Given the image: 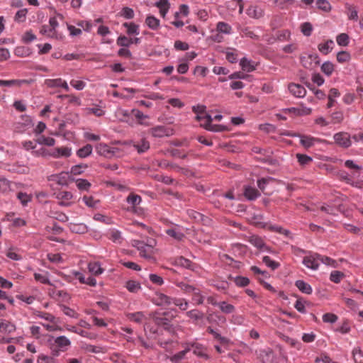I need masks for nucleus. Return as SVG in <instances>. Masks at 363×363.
Returning <instances> with one entry per match:
<instances>
[{
  "instance_id": "59",
  "label": "nucleus",
  "mask_w": 363,
  "mask_h": 363,
  "mask_svg": "<svg viewBox=\"0 0 363 363\" xmlns=\"http://www.w3.org/2000/svg\"><path fill=\"white\" fill-rule=\"evenodd\" d=\"M158 345L166 350H170L172 349V345L173 344V340L171 339L163 340L159 338L157 340Z\"/></svg>"
},
{
  "instance_id": "10",
  "label": "nucleus",
  "mask_w": 363,
  "mask_h": 363,
  "mask_svg": "<svg viewBox=\"0 0 363 363\" xmlns=\"http://www.w3.org/2000/svg\"><path fill=\"white\" fill-rule=\"evenodd\" d=\"M290 93L297 98H303L306 94L305 87L301 84L296 83H291L288 86Z\"/></svg>"
},
{
  "instance_id": "8",
  "label": "nucleus",
  "mask_w": 363,
  "mask_h": 363,
  "mask_svg": "<svg viewBox=\"0 0 363 363\" xmlns=\"http://www.w3.org/2000/svg\"><path fill=\"white\" fill-rule=\"evenodd\" d=\"M150 133L155 138H162L164 136H170L173 135L172 128H166L164 125H157L150 130Z\"/></svg>"
},
{
  "instance_id": "48",
  "label": "nucleus",
  "mask_w": 363,
  "mask_h": 363,
  "mask_svg": "<svg viewBox=\"0 0 363 363\" xmlns=\"http://www.w3.org/2000/svg\"><path fill=\"white\" fill-rule=\"evenodd\" d=\"M61 310L63 312V313L70 318H77L79 315L78 313L73 309L70 308L69 307L62 305L60 306Z\"/></svg>"
},
{
  "instance_id": "26",
  "label": "nucleus",
  "mask_w": 363,
  "mask_h": 363,
  "mask_svg": "<svg viewBox=\"0 0 363 363\" xmlns=\"http://www.w3.org/2000/svg\"><path fill=\"white\" fill-rule=\"evenodd\" d=\"M192 301L196 305H201L203 303L205 296L202 294L201 290L196 288L192 293Z\"/></svg>"
},
{
  "instance_id": "30",
  "label": "nucleus",
  "mask_w": 363,
  "mask_h": 363,
  "mask_svg": "<svg viewBox=\"0 0 363 363\" xmlns=\"http://www.w3.org/2000/svg\"><path fill=\"white\" fill-rule=\"evenodd\" d=\"M89 271L94 275H100L104 272L99 262H90L88 264Z\"/></svg>"
},
{
  "instance_id": "33",
  "label": "nucleus",
  "mask_w": 363,
  "mask_h": 363,
  "mask_svg": "<svg viewBox=\"0 0 363 363\" xmlns=\"http://www.w3.org/2000/svg\"><path fill=\"white\" fill-rule=\"evenodd\" d=\"M126 202L132 207H135L140 204L142 202V198L140 196L132 193L126 198Z\"/></svg>"
},
{
  "instance_id": "13",
  "label": "nucleus",
  "mask_w": 363,
  "mask_h": 363,
  "mask_svg": "<svg viewBox=\"0 0 363 363\" xmlns=\"http://www.w3.org/2000/svg\"><path fill=\"white\" fill-rule=\"evenodd\" d=\"M246 13L250 18L258 19L264 16V11L262 8L257 5H251L247 8Z\"/></svg>"
},
{
  "instance_id": "11",
  "label": "nucleus",
  "mask_w": 363,
  "mask_h": 363,
  "mask_svg": "<svg viewBox=\"0 0 363 363\" xmlns=\"http://www.w3.org/2000/svg\"><path fill=\"white\" fill-rule=\"evenodd\" d=\"M72 155V148L68 147H57L49 152V155L54 158L69 157Z\"/></svg>"
},
{
  "instance_id": "6",
  "label": "nucleus",
  "mask_w": 363,
  "mask_h": 363,
  "mask_svg": "<svg viewBox=\"0 0 363 363\" xmlns=\"http://www.w3.org/2000/svg\"><path fill=\"white\" fill-rule=\"evenodd\" d=\"M33 126L31 118L27 115H22L20 121L15 123L14 128L18 133H23Z\"/></svg>"
},
{
  "instance_id": "61",
  "label": "nucleus",
  "mask_w": 363,
  "mask_h": 363,
  "mask_svg": "<svg viewBox=\"0 0 363 363\" xmlns=\"http://www.w3.org/2000/svg\"><path fill=\"white\" fill-rule=\"evenodd\" d=\"M234 281L237 286L240 287L246 286L250 283V280L248 278L239 276L234 278Z\"/></svg>"
},
{
  "instance_id": "27",
  "label": "nucleus",
  "mask_w": 363,
  "mask_h": 363,
  "mask_svg": "<svg viewBox=\"0 0 363 363\" xmlns=\"http://www.w3.org/2000/svg\"><path fill=\"white\" fill-rule=\"evenodd\" d=\"M92 146L87 144L77 150V155L80 158H86L92 153Z\"/></svg>"
},
{
  "instance_id": "56",
  "label": "nucleus",
  "mask_w": 363,
  "mask_h": 363,
  "mask_svg": "<svg viewBox=\"0 0 363 363\" xmlns=\"http://www.w3.org/2000/svg\"><path fill=\"white\" fill-rule=\"evenodd\" d=\"M52 180L55 181L57 184L60 185L67 184L66 174L63 172L59 174L52 175Z\"/></svg>"
},
{
  "instance_id": "29",
  "label": "nucleus",
  "mask_w": 363,
  "mask_h": 363,
  "mask_svg": "<svg viewBox=\"0 0 363 363\" xmlns=\"http://www.w3.org/2000/svg\"><path fill=\"white\" fill-rule=\"evenodd\" d=\"M123 26L126 28L127 29V33L128 35H139L140 30H139V26L134 23H124Z\"/></svg>"
},
{
  "instance_id": "22",
  "label": "nucleus",
  "mask_w": 363,
  "mask_h": 363,
  "mask_svg": "<svg viewBox=\"0 0 363 363\" xmlns=\"http://www.w3.org/2000/svg\"><path fill=\"white\" fill-rule=\"evenodd\" d=\"M16 330L15 325L11 322L2 320L0 323V332L3 333H11Z\"/></svg>"
},
{
  "instance_id": "31",
  "label": "nucleus",
  "mask_w": 363,
  "mask_h": 363,
  "mask_svg": "<svg viewBox=\"0 0 363 363\" xmlns=\"http://www.w3.org/2000/svg\"><path fill=\"white\" fill-rule=\"evenodd\" d=\"M69 229L75 233H85L87 231V227L84 223H70Z\"/></svg>"
},
{
  "instance_id": "63",
  "label": "nucleus",
  "mask_w": 363,
  "mask_h": 363,
  "mask_svg": "<svg viewBox=\"0 0 363 363\" xmlns=\"http://www.w3.org/2000/svg\"><path fill=\"white\" fill-rule=\"evenodd\" d=\"M185 357L186 354L183 351H180L170 357L169 359L172 363H179L181 360L184 359Z\"/></svg>"
},
{
  "instance_id": "52",
  "label": "nucleus",
  "mask_w": 363,
  "mask_h": 363,
  "mask_svg": "<svg viewBox=\"0 0 363 363\" xmlns=\"http://www.w3.org/2000/svg\"><path fill=\"white\" fill-rule=\"evenodd\" d=\"M344 277V274L340 271H333L330 275V280L334 283H340Z\"/></svg>"
},
{
  "instance_id": "15",
  "label": "nucleus",
  "mask_w": 363,
  "mask_h": 363,
  "mask_svg": "<svg viewBox=\"0 0 363 363\" xmlns=\"http://www.w3.org/2000/svg\"><path fill=\"white\" fill-rule=\"evenodd\" d=\"M126 318L136 323H142L143 320L147 319L144 312L138 311L135 313H128L125 314Z\"/></svg>"
},
{
  "instance_id": "54",
  "label": "nucleus",
  "mask_w": 363,
  "mask_h": 363,
  "mask_svg": "<svg viewBox=\"0 0 363 363\" xmlns=\"http://www.w3.org/2000/svg\"><path fill=\"white\" fill-rule=\"evenodd\" d=\"M301 32L305 36H310L313 31V26L311 23L305 22L301 24Z\"/></svg>"
},
{
  "instance_id": "60",
  "label": "nucleus",
  "mask_w": 363,
  "mask_h": 363,
  "mask_svg": "<svg viewBox=\"0 0 363 363\" xmlns=\"http://www.w3.org/2000/svg\"><path fill=\"white\" fill-rule=\"evenodd\" d=\"M149 279L152 284L157 286H162L164 284L163 278L156 274H150Z\"/></svg>"
},
{
  "instance_id": "20",
  "label": "nucleus",
  "mask_w": 363,
  "mask_h": 363,
  "mask_svg": "<svg viewBox=\"0 0 363 363\" xmlns=\"http://www.w3.org/2000/svg\"><path fill=\"white\" fill-rule=\"evenodd\" d=\"M295 286L300 291L306 294H311L313 291L311 285L303 280H297L295 282Z\"/></svg>"
},
{
  "instance_id": "35",
  "label": "nucleus",
  "mask_w": 363,
  "mask_h": 363,
  "mask_svg": "<svg viewBox=\"0 0 363 363\" xmlns=\"http://www.w3.org/2000/svg\"><path fill=\"white\" fill-rule=\"evenodd\" d=\"M36 143L39 145H43L48 147L54 146L55 144V140L51 137H45L42 135L36 140Z\"/></svg>"
},
{
  "instance_id": "19",
  "label": "nucleus",
  "mask_w": 363,
  "mask_h": 363,
  "mask_svg": "<svg viewBox=\"0 0 363 363\" xmlns=\"http://www.w3.org/2000/svg\"><path fill=\"white\" fill-rule=\"evenodd\" d=\"M345 9L347 10V15L349 20L357 21L358 20V11L355 6L346 3Z\"/></svg>"
},
{
  "instance_id": "7",
  "label": "nucleus",
  "mask_w": 363,
  "mask_h": 363,
  "mask_svg": "<svg viewBox=\"0 0 363 363\" xmlns=\"http://www.w3.org/2000/svg\"><path fill=\"white\" fill-rule=\"evenodd\" d=\"M335 142L340 146L343 147H349L352 145L350 135L345 132L335 133L333 136Z\"/></svg>"
},
{
  "instance_id": "38",
  "label": "nucleus",
  "mask_w": 363,
  "mask_h": 363,
  "mask_svg": "<svg viewBox=\"0 0 363 363\" xmlns=\"http://www.w3.org/2000/svg\"><path fill=\"white\" fill-rule=\"evenodd\" d=\"M220 311L226 314L232 313L235 311V308L233 305L228 303L225 301H221L219 302V304L218 306Z\"/></svg>"
},
{
  "instance_id": "4",
  "label": "nucleus",
  "mask_w": 363,
  "mask_h": 363,
  "mask_svg": "<svg viewBox=\"0 0 363 363\" xmlns=\"http://www.w3.org/2000/svg\"><path fill=\"white\" fill-rule=\"evenodd\" d=\"M249 242L254 247H255L257 250H259L262 252H269V253H274V252L271 249L270 247L267 245L264 241V240L257 235H252L249 237L248 239Z\"/></svg>"
},
{
  "instance_id": "53",
  "label": "nucleus",
  "mask_w": 363,
  "mask_h": 363,
  "mask_svg": "<svg viewBox=\"0 0 363 363\" xmlns=\"http://www.w3.org/2000/svg\"><path fill=\"white\" fill-rule=\"evenodd\" d=\"M56 198L61 201H70L73 198V195L69 191H62L56 194Z\"/></svg>"
},
{
  "instance_id": "5",
  "label": "nucleus",
  "mask_w": 363,
  "mask_h": 363,
  "mask_svg": "<svg viewBox=\"0 0 363 363\" xmlns=\"http://www.w3.org/2000/svg\"><path fill=\"white\" fill-rule=\"evenodd\" d=\"M320 255L317 253L310 254L303 259V264L308 269L317 270L320 265Z\"/></svg>"
},
{
  "instance_id": "57",
  "label": "nucleus",
  "mask_w": 363,
  "mask_h": 363,
  "mask_svg": "<svg viewBox=\"0 0 363 363\" xmlns=\"http://www.w3.org/2000/svg\"><path fill=\"white\" fill-rule=\"evenodd\" d=\"M273 1L281 9H286L294 3V0H273Z\"/></svg>"
},
{
  "instance_id": "36",
  "label": "nucleus",
  "mask_w": 363,
  "mask_h": 363,
  "mask_svg": "<svg viewBox=\"0 0 363 363\" xmlns=\"http://www.w3.org/2000/svg\"><path fill=\"white\" fill-rule=\"evenodd\" d=\"M262 262L272 270H275L280 267V264L271 259L269 256H264L262 257Z\"/></svg>"
},
{
  "instance_id": "18",
  "label": "nucleus",
  "mask_w": 363,
  "mask_h": 363,
  "mask_svg": "<svg viewBox=\"0 0 363 363\" xmlns=\"http://www.w3.org/2000/svg\"><path fill=\"white\" fill-rule=\"evenodd\" d=\"M333 47L334 42L333 40H328L318 45V50L323 55H328L333 49Z\"/></svg>"
},
{
  "instance_id": "24",
  "label": "nucleus",
  "mask_w": 363,
  "mask_h": 363,
  "mask_svg": "<svg viewBox=\"0 0 363 363\" xmlns=\"http://www.w3.org/2000/svg\"><path fill=\"white\" fill-rule=\"evenodd\" d=\"M145 23L149 28L153 30H157L160 25V20L154 16H147L145 19Z\"/></svg>"
},
{
  "instance_id": "14",
  "label": "nucleus",
  "mask_w": 363,
  "mask_h": 363,
  "mask_svg": "<svg viewBox=\"0 0 363 363\" xmlns=\"http://www.w3.org/2000/svg\"><path fill=\"white\" fill-rule=\"evenodd\" d=\"M193 348V352L195 355L204 358L205 359H208L209 356L206 353V348L201 344L199 343H192L191 345Z\"/></svg>"
},
{
  "instance_id": "64",
  "label": "nucleus",
  "mask_w": 363,
  "mask_h": 363,
  "mask_svg": "<svg viewBox=\"0 0 363 363\" xmlns=\"http://www.w3.org/2000/svg\"><path fill=\"white\" fill-rule=\"evenodd\" d=\"M38 363H55L53 357L40 354L38 358Z\"/></svg>"
},
{
  "instance_id": "21",
  "label": "nucleus",
  "mask_w": 363,
  "mask_h": 363,
  "mask_svg": "<svg viewBox=\"0 0 363 363\" xmlns=\"http://www.w3.org/2000/svg\"><path fill=\"white\" fill-rule=\"evenodd\" d=\"M166 233L171 238H174L177 241H181L185 237L184 234L178 228H174L167 229Z\"/></svg>"
},
{
  "instance_id": "34",
  "label": "nucleus",
  "mask_w": 363,
  "mask_h": 363,
  "mask_svg": "<svg viewBox=\"0 0 363 363\" xmlns=\"http://www.w3.org/2000/svg\"><path fill=\"white\" fill-rule=\"evenodd\" d=\"M126 289L131 293H137L141 289L140 284L134 280H129L125 283Z\"/></svg>"
},
{
  "instance_id": "41",
  "label": "nucleus",
  "mask_w": 363,
  "mask_h": 363,
  "mask_svg": "<svg viewBox=\"0 0 363 363\" xmlns=\"http://www.w3.org/2000/svg\"><path fill=\"white\" fill-rule=\"evenodd\" d=\"M186 315L193 320L197 321L203 319V313L197 309H193L186 312Z\"/></svg>"
},
{
  "instance_id": "17",
  "label": "nucleus",
  "mask_w": 363,
  "mask_h": 363,
  "mask_svg": "<svg viewBox=\"0 0 363 363\" xmlns=\"http://www.w3.org/2000/svg\"><path fill=\"white\" fill-rule=\"evenodd\" d=\"M173 298H171L164 294L157 293L156 294V296L155 298V303L157 305L162 306L167 305L169 306L172 304V301Z\"/></svg>"
},
{
  "instance_id": "39",
  "label": "nucleus",
  "mask_w": 363,
  "mask_h": 363,
  "mask_svg": "<svg viewBox=\"0 0 363 363\" xmlns=\"http://www.w3.org/2000/svg\"><path fill=\"white\" fill-rule=\"evenodd\" d=\"M76 186L80 191H89L91 184L85 179H76Z\"/></svg>"
},
{
  "instance_id": "32",
  "label": "nucleus",
  "mask_w": 363,
  "mask_h": 363,
  "mask_svg": "<svg viewBox=\"0 0 363 363\" xmlns=\"http://www.w3.org/2000/svg\"><path fill=\"white\" fill-rule=\"evenodd\" d=\"M218 32L223 34H230L232 33V27L227 23L220 21L216 25Z\"/></svg>"
},
{
  "instance_id": "45",
  "label": "nucleus",
  "mask_w": 363,
  "mask_h": 363,
  "mask_svg": "<svg viewBox=\"0 0 363 363\" xmlns=\"http://www.w3.org/2000/svg\"><path fill=\"white\" fill-rule=\"evenodd\" d=\"M176 263L179 266L183 267L186 268V269H189L194 270L193 263L189 259H186V258H184L183 257H179L176 260Z\"/></svg>"
},
{
  "instance_id": "43",
  "label": "nucleus",
  "mask_w": 363,
  "mask_h": 363,
  "mask_svg": "<svg viewBox=\"0 0 363 363\" xmlns=\"http://www.w3.org/2000/svg\"><path fill=\"white\" fill-rule=\"evenodd\" d=\"M176 285L186 294H192L194 289L196 288L193 285H190L184 281L177 282Z\"/></svg>"
},
{
  "instance_id": "55",
  "label": "nucleus",
  "mask_w": 363,
  "mask_h": 363,
  "mask_svg": "<svg viewBox=\"0 0 363 363\" xmlns=\"http://www.w3.org/2000/svg\"><path fill=\"white\" fill-rule=\"evenodd\" d=\"M337 43L341 46H346L349 43V36L346 33H340L336 38Z\"/></svg>"
},
{
  "instance_id": "44",
  "label": "nucleus",
  "mask_w": 363,
  "mask_h": 363,
  "mask_svg": "<svg viewBox=\"0 0 363 363\" xmlns=\"http://www.w3.org/2000/svg\"><path fill=\"white\" fill-rule=\"evenodd\" d=\"M321 71L327 76H330L334 71V65L330 62H325L321 66Z\"/></svg>"
},
{
  "instance_id": "1",
  "label": "nucleus",
  "mask_w": 363,
  "mask_h": 363,
  "mask_svg": "<svg viewBox=\"0 0 363 363\" xmlns=\"http://www.w3.org/2000/svg\"><path fill=\"white\" fill-rule=\"evenodd\" d=\"M133 246L139 251L140 255L145 259L152 258L154 247L152 244H145L143 241L135 240L133 241Z\"/></svg>"
},
{
  "instance_id": "50",
  "label": "nucleus",
  "mask_w": 363,
  "mask_h": 363,
  "mask_svg": "<svg viewBox=\"0 0 363 363\" xmlns=\"http://www.w3.org/2000/svg\"><path fill=\"white\" fill-rule=\"evenodd\" d=\"M316 6L319 9L323 11L328 12L331 10V6L327 0H317Z\"/></svg>"
},
{
  "instance_id": "2",
  "label": "nucleus",
  "mask_w": 363,
  "mask_h": 363,
  "mask_svg": "<svg viewBox=\"0 0 363 363\" xmlns=\"http://www.w3.org/2000/svg\"><path fill=\"white\" fill-rule=\"evenodd\" d=\"M98 154L106 157H119L120 150L116 147H111L105 143H99L96 146Z\"/></svg>"
},
{
  "instance_id": "51",
  "label": "nucleus",
  "mask_w": 363,
  "mask_h": 363,
  "mask_svg": "<svg viewBox=\"0 0 363 363\" xmlns=\"http://www.w3.org/2000/svg\"><path fill=\"white\" fill-rule=\"evenodd\" d=\"M82 200L86 206L90 208H96L99 203V200H95L92 196H84Z\"/></svg>"
},
{
  "instance_id": "49",
  "label": "nucleus",
  "mask_w": 363,
  "mask_h": 363,
  "mask_svg": "<svg viewBox=\"0 0 363 363\" xmlns=\"http://www.w3.org/2000/svg\"><path fill=\"white\" fill-rule=\"evenodd\" d=\"M351 330L350 323L347 320H345L341 325L335 329L336 332H339L342 334H347Z\"/></svg>"
},
{
  "instance_id": "62",
  "label": "nucleus",
  "mask_w": 363,
  "mask_h": 363,
  "mask_svg": "<svg viewBox=\"0 0 363 363\" xmlns=\"http://www.w3.org/2000/svg\"><path fill=\"white\" fill-rule=\"evenodd\" d=\"M117 45L121 47L128 48L130 46V40L125 35L119 36L117 39Z\"/></svg>"
},
{
  "instance_id": "16",
  "label": "nucleus",
  "mask_w": 363,
  "mask_h": 363,
  "mask_svg": "<svg viewBox=\"0 0 363 363\" xmlns=\"http://www.w3.org/2000/svg\"><path fill=\"white\" fill-rule=\"evenodd\" d=\"M240 65L243 71L250 72L256 69L257 65L246 57H243L240 61Z\"/></svg>"
},
{
  "instance_id": "12",
  "label": "nucleus",
  "mask_w": 363,
  "mask_h": 363,
  "mask_svg": "<svg viewBox=\"0 0 363 363\" xmlns=\"http://www.w3.org/2000/svg\"><path fill=\"white\" fill-rule=\"evenodd\" d=\"M45 84L50 88L55 87H61L64 89L66 91H69V87L66 81L63 80L61 78L57 79H48L45 81Z\"/></svg>"
},
{
  "instance_id": "47",
  "label": "nucleus",
  "mask_w": 363,
  "mask_h": 363,
  "mask_svg": "<svg viewBox=\"0 0 363 363\" xmlns=\"http://www.w3.org/2000/svg\"><path fill=\"white\" fill-rule=\"evenodd\" d=\"M87 167V164H77L72 167L70 173L74 175H79L82 174Z\"/></svg>"
},
{
  "instance_id": "28",
  "label": "nucleus",
  "mask_w": 363,
  "mask_h": 363,
  "mask_svg": "<svg viewBox=\"0 0 363 363\" xmlns=\"http://www.w3.org/2000/svg\"><path fill=\"white\" fill-rule=\"evenodd\" d=\"M25 79H11V80H1L0 79V86H21L23 84L26 83Z\"/></svg>"
},
{
  "instance_id": "40",
  "label": "nucleus",
  "mask_w": 363,
  "mask_h": 363,
  "mask_svg": "<svg viewBox=\"0 0 363 363\" xmlns=\"http://www.w3.org/2000/svg\"><path fill=\"white\" fill-rule=\"evenodd\" d=\"M172 304L178 306L182 311H186L189 307V302L184 298H173Z\"/></svg>"
},
{
  "instance_id": "3",
  "label": "nucleus",
  "mask_w": 363,
  "mask_h": 363,
  "mask_svg": "<svg viewBox=\"0 0 363 363\" xmlns=\"http://www.w3.org/2000/svg\"><path fill=\"white\" fill-rule=\"evenodd\" d=\"M301 65L306 69H313L320 63L317 54H305L300 58Z\"/></svg>"
},
{
  "instance_id": "37",
  "label": "nucleus",
  "mask_w": 363,
  "mask_h": 363,
  "mask_svg": "<svg viewBox=\"0 0 363 363\" xmlns=\"http://www.w3.org/2000/svg\"><path fill=\"white\" fill-rule=\"evenodd\" d=\"M108 238L116 243H121L123 240L121 233L116 229L110 230L108 233Z\"/></svg>"
},
{
  "instance_id": "58",
  "label": "nucleus",
  "mask_w": 363,
  "mask_h": 363,
  "mask_svg": "<svg viewBox=\"0 0 363 363\" xmlns=\"http://www.w3.org/2000/svg\"><path fill=\"white\" fill-rule=\"evenodd\" d=\"M67 330L70 332L77 333L82 337L91 338L90 334L88 332L84 330H79L75 326H69L67 328Z\"/></svg>"
},
{
  "instance_id": "23",
  "label": "nucleus",
  "mask_w": 363,
  "mask_h": 363,
  "mask_svg": "<svg viewBox=\"0 0 363 363\" xmlns=\"http://www.w3.org/2000/svg\"><path fill=\"white\" fill-rule=\"evenodd\" d=\"M244 195L248 200H255L260 196V194L255 187L246 186L245 188Z\"/></svg>"
},
{
  "instance_id": "9",
  "label": "nucleus",
  "mask_w": 363,
  "mask_h": 363,
  "mask_svg": "<svg viewBox=\"0 0 363 363\" xmlns=\"http://www.w3.org/2000/svg\"><path fill=\"white\" fill-rule=\"evenodd\" d=\"M53 340V344L57 347L60 348L61 352H65L68 350V348L71 345V341L65 335H60L54 338L52 337Z\"/></svg>"
},
{
  "instance_id": "42",
  "label": "nucleus",
  "mask_w": 363,
  "mask_h": 363,
  "mask_svg": "<svg viewBox=\"0 0 363 363\" xmlns=\"http://www.w3.org/2000/svg\"><path fill=\"white\" fill-rule=\"evenodd\" d=\"M300 143L305 147L308 148L314 145L315 139L311 136L299 135Z\"/></svg>"
},
{
  "instance_id": "25",
  "label": "nucleus",
  "mask_w": 363,
  "mask_h": 363,
  "mask_svg": "<svg viewBox=\"0 0 363 363\" xmlns=\"http://www.w3.org/2000/svg\"><path fill=\"white\" fill-rule=\"evenodd\" d=\"M133 146L135 148L138 153L141 154L149 150L150 143L145 139H142L139 143H133Z\"/></svg>"
},
{
  "instance_id": "46",
  "label": "nucleus",
  "mask_w": 363,
  "mask_h": 363,
  "mask_svg": "<svg viewBox=\"0 0 363 363\" xmlns=\"http://www.w3.org/2000/svg\"><path fill=\"white\" fill-rule=\"evenodd\" d=\"M296 157L299 164L302 166L307 165L313 161V158L307 155L298 153Z\"/></svg>"
}]
</instances>
